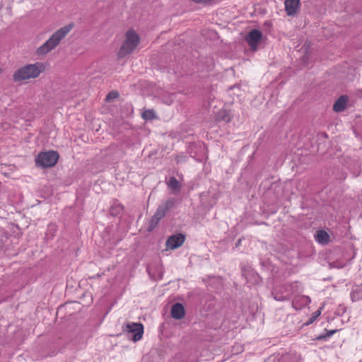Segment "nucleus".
I'll return each instance as SVG.
<instances>
[{
    "mask_svg": "<svg viewBox=\"0 0 362 362\" xmlns=\"http://www.w3.org/2000/svg\"><path fill=\"white\" fill-rule=\"evenodd\" d=\"M45 71V66L42 63L36 62L28 64L20 67L13 74L14 82H21L31 78H35Z\"/></svg>",
    "mask_w": 362,
    "mask_h": 362,
    "instance_id": "1",
    "label": "nucleus"
},
{
    "mask_svg": "<svg viewBox=\"0 0 362 362\" xmlns=\"http://www.w3.org/2000/svg\"><path fill=\"white\" fill-rule=\"evenodd\" d=\"M339 330L338 329H332V330H329L328 331L326 334H320L319 336H317L315 339L316 340H319V341H321V340H325L327 339V338L330 337L331 336H332L334 334H335L337 332H338Z\"/></svg>",
    "mask_w": 362,
    "mask_h": 362,
    "instance_id": "23",
    "label": "nucleus"
},
{
    "mask_svg": "<svg viewBox=\"0 0 362 362\" xmlns=\"http://www.w3.org/2000/svg\"><path fill=\"white\" fill-rule=\"evenodd\" d=\"M185 310L182 304L175 303L171 308V316L175 320H181L185 317Z\"/></svg>",
    "mask_w": 362,
    "mask_h": 362,
    "instance_id": "9",
    "label": "nucleus"
},
{
    "mask_svg": "<svg viewBox=\"0 0 362 362\" xmlns=\"http://www.w3.org/2000/svg\"><path fill=\"white\" fill-rule=\"evenodd\" d=\"M159 221H160L158 219V218L154 217V216H153L148 222V226L147 228L148 231H152L157 226Z\"/></svg>",
    "mask_w": 362,
    "mask_h": 362,
    "instance_id": "22",
    "label": "nucleus"
},
{
    "mask_svg": "<svg viewBox=\"0 0 362 362\" xmlns=\"http://www.w3.org/2000/svg\"><path fill=\"white\" fill-rule=\"evenodd\" d=\"M166 213L167 212L165 211V209H163L160 206H158L153 216L154 217L158 218V219L160 221L163 217L165 216Z\"/></svg>",
    "mask_w": 362,
    "mask_h": 362,
    "instance_id": "26",
    "label": "nucleus"
},
{
    "mask_svg": "<svg viewBox=\"0 0 362 362\" xmlns=\"http://www.w3.org/2000/svg\"><path fill=\"white\" fill-rule=\"evenodd\" d=\"M277 362H299V357L296 354L286 353L281 356Z\"/></svg>",
    "mask_w": 362,
    "mask_h": 362,
    "instance_id": "11",
    "label": "nucleus"
},
{
    "mask_svg": "<svg viewBox=\"0 0 362 362\" xmlns=\"http://www.w3.org/2000/svg\"><path fill=\"white\" fill-rule=\"evenodd\" d=\"M125 36L126 39L117 53V57L119 59L124 58L126 55L131 54L140 42L139 35L133 30H129L126 33Z\"/></svg>",
    "mask_w": 362,
    "mask_h": 362,
    "instance_id": "3",
    "label": "nucleus"
},
{
    "mask_svg": "<svg viewBox=\"0 0 362 362\" xmlns=\"http://www.w3.org/2000/svg\"><path fill=\"white\" fill-rule=\"evenodd\" d=\"M142 118L145 120H152L156 118V113L153 109L146 110L142 112Z\"/></svg>",
    "mask_w": 362,
    "mask_h": 362,
    "instance_id": "19",
    "label": "nucleus"
},
{
    "mask_svg": "<svg viewBox=\"0 0 362 362\" xmlns=\"http://www.w3.org/2000/svg\"><path fill=\"white\" fill-rule=\"evenodd\" d=\"M124 211V206L122 204L114 202L113 204L110 208V214L112 216L116 217L122 214Z\"/></svg>",
    "mask_w": 362,
    "mask_h": 362,
    "instance_id": "14",
    "label": "nucleus"
},
{
    "mask_svg": "<svg viewBox=\"0 0 362 362\" xmlns=\"http://www.w3.org/2000/svg\"><path fill=\"white\" fill-rule=\"evenodd\" d=\"M119 94L117 91L112 90V91L109 92L108 94L106 95L105 101L108 103L113 99H116V98H119Z\"/></svg>",
    "mask_w": 362,
    "mask_h": 362,
    "instance_id": "25",
    "label": "nucleus"
},
{
    "mask_svg": "<svg viewBox=\"0 0 362 362\" xmlns=\"http://www.w3.org/2000/svg\"><path fill=\"white\" fill-rule=\"evenodd\" d=\"M285 10L288 16H293L296 14L300 7V0H286Z\"/></svg>",
    "mask_w": 362,
    "mask_h": 362,
    "instance_id": "8",
    "label": "nucleus"
},
{
    "mask_svg": "<svg viewBox=\"0 0 362 362\" xmlns=\"http://www.w3.org/2000/svg\"><path fill=\"white\" fill-rule=\"evenodd\" d=\"M73 27L74 25L71 23L54 32L42 45L37 48V54L38 55H45L54 49Z\"/></svg>",
    "mask_w": 362,
    "mask_h": 362,
    "instance_id": "2",
    "label": "nucleus"
},
{
    "mask_svg": "<svg viewBox=\"0 0 362 362\" xmlns=\"http://www.w3.org/2000/svg\"><path fill=\"white\" fill-rule=\"evenodd\" d=\"M59 159V153L55 151L40 152L35 158V165L42 168L53 167Z\"/></svg>",
    "mask_w": 362,
    "mask_h": 362,
    "instance_id": "4",
    "label": "nucleus"
},
{
    "mask_svg": "<svg viewBox=\"0 0 362 362\" xmlns=\"http://www.w3.org/2000/svg\"><path fill=\"white\" fill-rule=\"evenodd\" d=\"M185 236L182 233H177L170 236L166 241L167 247L175 250L180 247L185 242Z\"/></svg>",
    "mask_w": 362,
    "mask_h": 362,
    "instance_id": "7",
    "label": "nucleus"
},
{
    "mask_svg": "<svg viewBox=\"0 0 362 362\" xmlns=\"http://www.w3.org/2000/svg\"><path fill=\"white\" fill-rule=\"evenodd\" d=\"M321 314V308L316 310L312 314V316L309 318V320L305 323V325H309L314 322V321L317 318V317Z\"/></svg>",
    "mask_w": 362,
    "mask_h": 362,
    "instance_id": "24",
    "label": "nucleus"
},
{
    "mask_svg": "<svg viewBox=\"0 0 362 362\" xmlns=\"http://www.w3.org/2000/svg\"><path fill=\"white\" fill-rule=\"evenodd\" d=\"M175 204V199L174 198H171L168 199L165 202L163 203L160 206L167 212L174 206Z\"/></svg>",
    "mask_w": 362,
    "mask_h": 362,
    "instance_id": "20",
    "label": "nucleus"
},
{
    "mask_svg": "<svg viewBox=\"0 0 362 362\" xmlns=\"http://www.w3.org/2000/svg\"><path fill=\"white\" fill-rule=\"evenodd\" d=\"M241 242V239H239L238 242L236 243V247L239 246Z\"/></svg>",
    "mask_w": 362,
    "mask_h": 362,
    "instance_id": "27",
    "label": "nucleus"
},
{
    "mask_svg": "<svg viewBox=\"0 0 362 362\" xmlns=\"http://www.w3.org/2000/svg\"><path fill=\"white\" fill-rule=\"evenodd\" d=\"M57 232V226L53 223H50L47 226V231L45 233V238L47 240L52 239Z\"/></svg>",
    "mask_w": 362,
    "mask_h": 362,
    "instance_id": "16",
    "label": "nucleus"
},
{
    "mask_svg": "<svg viewBox=\"0 0 362 362\" xmlns=\"http://www.w3.org/2000/svg\"><path fill=\"white\" fill-rule=\"evenodd\" d=\"M262 33L257 29H252L245 36V41L247 42L252 51L257 49V45L262 40Z\"/></svg>",
    "mask_w": 362,
    "mask_h": 362,
    "instance_id": "6",
    "label": "nucleus"
},
{
    "mask_svg": "<svg viewBox=\"0 0 362 362\" xmlns=\"http://www.w3.org/2000/svg\"><path fill=\"white\" fill-rule=\"evenodd\" d=\"M347 262L336 260L329 263V268L342 269L346 267Z\"/></svg>",
    "mask_w": 362,
    "mask_h": 362,
    "instance_id": "21",
    "label": "nucleus"
},
{
    "mask_svg": "<svg viewBox=\"0 0 362 362\" xmlns=\"http://www.w3.org/2000/svg\"><path fill=\"white\" fill-rule=\"evenodd\" d=\"M167 185L168 187L175 193L180 192L181 189V185L175 177H170L168 182H167Z\"/></svg>",
    "mask_w": 362,
    "mask_h": 362,
    "instance_id": "15",
    "label": "nucleus"
},
{
    "mask_svg": "<svg viewBox=\"0 0 362 362\" xmlns=\"http://www.w3.org/2000/svg\"><path fill=\"white\" fill-rule=\"evenodd\" d=\"M216 119L217 122H224L228 123L230 122L231 116L227 110H221L217 112Z\"/></svg>",
    "mask_w": 362,
    "mask_h": 362,
    "instance_id": "13",
    "label": "nucleus"
},
{
    "mask_svg": "<svg viewBox=\"0 0 362 362\" xmlns=\"http://www.w3.org/2000/svg\"><path fill=\"white\" fill-rule=\"evenodd\" d=\"M2 72V69L0 68V74Z\"/></svg>",
    "mask_w": 362,
    "mask_h": 362,
    "instance_id": "28",
    "label": "nucleus"
},
{
    "mask_svg": "<svg viewBox=\"0 0 362 362\" xmlns=\"http://www.w3.org/2000/svg\"><path fill=\"white\" fill-rule=\"evenodd\" d=\"M349 98L346 95H341L334 103L333 110L335 112H340L345 110Z\"/></svg>",
    "mask_w": 362,
    "mask_h": 362,
    "instance_id": "10",
    "label": "nucleus"
},
{
    "mask_svg": "<svg viewBox=\"0 0 362 362\" xmlns=\"http://www.w3.org/2000/svg\"><path fill=\"white\" fill-rule=\"evenodd\" d=\"M352 301H358L362 299V288L357 287L351 293Z\"/></svg>",
    "mask_w": 362,
    "mask_h": 362,
    "instance_id": "18",
    "label": "nucleus"
},
{
    "mask_svg": "<svg viewBox=\"0 0 362 362\" xmlns=\"http://www.w3.org/2000/svg\"><path fill=\"white\" fill-rule=\"evenodd\" d=\"M316 240L319 243L325 245L329 242L330 238L325 230H320L316 235Z\"/></svg>",
    "mask_w": 362,
    "mask_h": 362,
    "instance_id": "12",
    "label": "nucleus"
},
{
    "mask_svg": "<svg viewBox=\"0 0 362 362\" xmlns=\"http://www.w3.org/2000/svg\"><path fill=\"white\" fill-rule=\"evenodd\" d=\"M274 298L277 301H285L288 300L287 295H284L282 292L280 293L277 288H275L272 293Z\"/></svg>",
    "mask_w": 362,
    "mask_h": 362,
    "instance_id": "17",
    "label": "nucleus"
},
{
    "mask_svg": "<svg viewBox=\"0 0 362 362\" xmlns=\"http://www.w3.org/2000/svg\"><path fill=\"white\" fill-rule=\"evenodd\" d=\"M124 332L128 334H132V336H129V338L134 341H139L144 334V325L140 322H132L127 324Z\"/></svg>",
    "mask_w": 362,
    "mask_h": 362,
    "instance_id": "5",
    "label": "nucleus"
}]
</instances>
